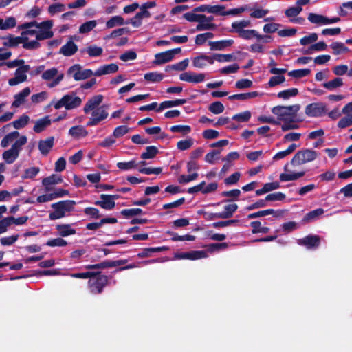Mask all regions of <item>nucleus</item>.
I'll list each match as a JSON object with an SVG mask.
<instances>
[{"mask_svg": "<svg viewBox=\"0 0 352 352\" xmlns=\"http://www.w3.org/2000/svg\"><path fill=\"white\" fill-rule=\"evenodd\" d=\"M36 22L25 23L20 26L22 32L20 36L8 38V44L10 46H16L22 44L23 47L27 50H35L40 47L41 44L36 39L37 29L36 28Z\"/></svg>", "mask_w": 352, "mask_h": 352, "instance_id": "nucleus-1", "label": "nucleus"}, {"mask_svg": "<svg viewBox=\"0 0 352 352\" xmlns=\"http://www.w3.org/2000/svg\"><path fill=\"white\" fill-rule=\"evenodd\" d=\"M69 276L72 278H88L89 286L90 291L93 294H99L102 292L103 287L107 283V277L105 275L97 274L93 276V273L90 272L82 273H74L70 274Z\"/></svg>", "mask_w": 352, "mask_h": 352, "instance_id": "nucleus-2", "label": "nucleus"}, {"mask_svg": "<svg viewBox=\"0 0 352 352\" xmlns=\"http://www.w3.org/2000/svg\"><path fill=\"white\" fill-rule=\"evenodd\" d=\"M250 26H251L250 20L243 19L236 21L232 23L230 32L236 34L239 37L245 40H250L253 38H261L263 37L255 30L246 29Z\"/></svg>", "mask_w": 352, "mask_h": 352, "instance_id": "nucleus-3", "label": "nucleus"}, {"mask_svg": "<svg viewBox=\"0 0 352 352\" xmlns=\"http://www.w3.org/2000/svg\"><path fill=\"white\" fill-rule=\"evenodd\" d=\"M299 104L291 106H276L272 108V112L277 116L279 121L287 122V121H296V116L300 110Z\"/></svg>", "mask_w": 352, "mask_h": 352, "instance_id": "nucleus-4", "label": "nucleus"}, {"mask_svg": "<svg viewBox=\"0 0 352 352\" xmlns=\"http://www.w3.org/2000/svg\"><path fill=\"white\" fill-rule=\"evenodd\" d=\"M28 139L26 136L22 135L15 141L10 148L5 151L2 153V158L6 164H13L19 156V153L22 150V147L27 143Z\"/></svg>", "mask_w": 352, "mask_h": 352, "instance_id": "nucleus-5", "label": "nucleus"}, {"mask_svg": "<svg viewBox=\"0 0 352 352\" xmlns=\"http://www.w3.org/2000/svg\"><path fill=\"white\" fill-rule=\"evenodd\" d=\"M41 79L46 82L48 88H54L60 85L65 78V74L57 67L45 69L41 74Z\"/></svg>", "mask_w": 352, "mask_h": 352, "instance_id": "nucleus-6", "label": "nucleus"}, {"mask_svg": "<svg viewBox=\"0 0 352 352\" xmlns=\"http://www.w3.org/2000/svg\"><path fill=\"white\" fill-rule=\"evenodd\" d=\"M75 204V201L71 200L61 201L53 204L52 208L54 211L50 213V219L56 220L64 217L67 213L73 210Z\"/></svg>", "mask_w": 352, "mask_h": 352, "instance_id": "nucleus-7", "label": "nucleus"}, {"mask_svg": "<svg viewBox=\"0 0 352 352\" xmlns=\"http://www.w3.org/2000/svg\"><path fill=\"white\" fill-rule=\"evenodd\" d=\"M82 99L77 96L74 92L63 96L59 100L54 104L56 109L65 107L67 110L76 109L80 106Z\"/></svg>", "mask_w": 352, "mask_h": 352, "instance_id": "nucleus-8", "label": "nucleus"}, {"mask_svg": "<svg viewBox=\"0 0 352 352\" xmlns=\"http://www.w3.org/2000/svg\"><path fill=\"white\" fill-rule=\"evenodd\" d=\"M54 25L53 21L47 20L41 23H37L36 28L37 29L36 41L45 40L52 38L54 32L52 30Z\"/></svg>", "mask_w": 352, "mask_h": 352, "instance_id": "nucleus-9", "label": "nucleus"}, {"mask_svg": "<svg viewBox=\"0 0 352 352\" xmlns=\"http://www.w3.org/2000/svg\"><path fill=\"white\" fill-rule=\"evenodd\" d=\"M318 157V153L314 150L305 149L295 154L291 164L292 165H301L314 161Z\"/></svg>", "mask_w": 352, "mask_h": 352, "instance_id": "nucleus-10", "label": "nucleus"}, {"mask_svg": "<svg viewBox=\"0 0 352 352\" xmlns=\"http://www.w3.org/2000/svg\"><path fill=\"white\" fill-rule=\"evenodd\" d=\"M67 74L71 75L75 80H82L90 78L94 75V72L89 69H82L79 64H75L70 67L67 70Z\"/></svg>", "mask_w": 352, "mask_h": 352, "instance_id": "nucleus-11", "label": "nucleus"}, {"mask_svg": "<svg viewBox=\"0 0 352 352\" xmlns=\"http://www.w3.org/2000/svg\"><path fill=\"white\" fill-rule=\"evenodd\" d=\"M327 112V106L322 102H314L306 106L305 114L310 118H319Z\"/></svg>", "mask_w": 352, "mask_h": 352, "instance_id": "nucleus-12", "label": "nucleus"}, {"mask_svg": "<svg viewBox=\"0 0 352 352\" xmlns=\"http://www.w3.org/2000/svg\"><path fill=\"white\" fill-rule=\"evenodd\" d=\"M309 21L311 23L318 25H327L330 24H333L339 22L340 21V18L338 16L333 17H327L326 16L315 14V13H309L307 17Z\"/></svg>", "mask_w": 352, "mask_h": 352, "instance_id": "nucleus-13", "label": "nucleus"}, {"mask_svg": "<svg viewBox=\"0 0 352 352\" xmlns=\"http://www.w3.org/2000/svg\"><path fill=\"white\" fill-rule=\"evenodd\" d=\"M30 69V66L29 65L18 67L14 72V76L8 80V84L10 86H15L26 81L28 79L27 74Z\"/></svg>", "mask_w": 352, "mask_h": 352, "instance_id": "nucleus-14", "label": "nucleus"}, {"mask_svg": "<svg viewBox=\"0 0 352 352\" xmlns=\"http://www.w3.org/2000/svg\"><path fill=\"white\" fill-rule=\"evenodd\" d=\"M109 116V113L104 106H101L96 110L91 112V117L87 123L88 126H96L102 120H105Z\"/></svg>", "mask_w": 352, "mask_h": 352, "instance_id": "nucleus-15", "label": "nucleus"}, {"mask_svg": "<svg viewBox=\"0 0 352 352\" xmlns=\"http://www.w3.org/2000/svg\"><path fill=\"white\" fill-rule=\"evenodd\" d=\"M67 194V190L61 188H56L53 191L49 192H45V194L39 195L36 199V202L39 204L49 202Z\"/></svg>", "mask_w": 352, "mask_h": 352, "instance_id": "nucleus-16", "label": "nucleus"}, {"mask_svg": "<svg viewBox=\"0 0 352 352\" xmlns=\"http://www.w3.org/2000/svg\"><path fill=\"white\" fill-rule=\"evenodd\" d=\"M208 256L207 253L204 250H193L186 252H177L174 254V259L182 260H197Z\"/></svg>", "mask_w": 352, "mask_h": 352, "instance_id": "nucleus-17", "label": "nucleus"}, {"mask_svg": "<svg viewBox=\"0 0 352 352\" xmlns=\"http://www.w3.org/2000/svg\"><path fill=\"white\" fill-rule=\"evenodd\" d=\"M218 184L217 182H212L206 185L205 182H201L199 184L188 189L189 194H195L198 192H201L203 194H208L217 190Z\"/></svg>", "mask_w": 352, "mask_h": 352, "instance_id": "nucleus-18", "label": "nucleus"}, {"mask_svg": "<svg viewBox=\"0 0 352 352\" xmlns=\"http://www.w3.org/2000/svg\"><path fill=\"white\" fill-rule=\"evenodd\" d=\"M289 164H286L284 166V173H281L279 179L283 182L296 181L299 178L303 177L305 174V171L300 172H291L289 169Z\"/></svg>", "mask_w": 352, "mask_h": 352, "instance_id": "nucleus-19", "label": "nucleus"}, {"mask_svg": "<svg viewBox=\"0 0 352 352\" xmlns=\"http://www.w3.org/2000/svg\"><path fill=\"white\" fill-rule=\"evenodd\" d=\"M206 74L204 73H194L192 72H186L180 74L179 79L182 81L199 83L204 81Z\"/></svg>", "mask_w": 352, "mask_h": 352, "instance_id": "nucleus-20", "label": "nucleus"}, {"mask_svg": "<svg viewBox=\"0 0 352 352\" xmlns=\"http://www.w3.org/2000/svg\"><path fill=\"white\" fill-rule=\"evenodd\" d=\"M192 65L195 67L202 69L208 64L212 65L214 63L213 56H208L205 54H201L200 55L193 58L192 59Z\"/></svg>", "mask_w": 352, "mask_h": 352, "instance_id": "nucleus-21", "label": "nucleus"}, {"mask_svg": "<svg viewBox=\"0 0 352 352\" xmlns=\"http://www.w3.org/2000/svg\"><path fill=\"white\" fill-rule=\"evenodd\" d=\"M214 20L213 16H207L201 14V19L198 21L196 27L197 31L212 30L216 28V25L212 23Z\"/></svg>", "mask_w": 352, "mask_h": 352, "instance_id": "nucleus-22", "label": "nucleus"}, {"mask_svg": "<svg viewBox=\"0 0 352 352\" xmlns=\"http://www.w3.org/2000/svg\"><path fill=\"white\" fill-rule=\"evenodd\" d=\"M320 239L316 235H308L303 239H298L300 245H304L307 249L316 248L320 245Z\"/></svg>", "mask_w": 352, "mask_h": 352, "instance_id": "nucleus-23", "label": "nucleus"}, {"mask_svg": "<svg viewBox=\"0 0 352 352\" xmlns=\"http://www.w3.org/2000/svg\"><path fill=\"white\" fill-rule=\"evenodd\" d=\"M102 100L103 96L102 95H96L91 97L87 100V103L85 104L83 109L84 112L86 114H88L92 112L93 111L96 110V109L100 107L99 105L102 103Z\"/></svg>", "mask_w": 352, "mask_h": 352, "instance_id": "nucleus-24", "label": "nucleus"}, {"mask_svg": "<svg viewBox=\"0 0 352 352\" xmlns=\"http://www.w3.org/2000/svg\"><path fill=\"white\" fill-rule=\"evenodd\" d=\"M31 90L27 87L14 96V101L12 107L18 108L25 102L26 98L30 96Z\"/></svg>", "mask_w": 352, "mask_h": 352, "instance_id": "nucleus-25", "label": "nucleus"}, {"mask_svg": "<svg viewBox=\"0 0 352 352\" xmlns=\"http://www.w3.org/2000/svg\"><path fill=\"white\" fill-rule=\"evenodd\" d=\"M62 182L63 179L60 175L53 174L44 178L42 181V184L45 187V191L49 192L54 190L50 186L60 184Z\"/></svg>", "mask_w": 352, "mask_h": 352, "instance_id": "nucleus-26", "label": "nucleus"}, {"mask_svg": "<svg viewBox=\"0 0 352 352\" xmlns=\"http://www.w3.org/2000/svg\"><path fill=\"white\" fill-rule=\"evenodd\" d=\"M78 49V45L72 40H69L60 47L59 53L65 56H72Z\"/></svg>", "mask_w": 352, "mask_h": 352, "instance_id": "nucleus-27", "label": "nucleus"}, {"mask_svg": "<svg viewBox=\"0 0 352 352\" xmlns=\"http://www.w3.org/2000/svg\"><path fill=\"white\" fill-rule=\"evenodd\" d=\"M101 200L95 202V204L100 206L102 208L110 210H112L115 206V201L112 200L110 195L102 194L100 195Z\"/></svg>", "mask_w": 352, "mask_h": 352, "instance_id": "nucleus-28", "label": "nucleus"}, {"mask_svg": "<svg viewBox=\"0 0 352 352\" xmlns=\"http://www.w3.org/2000/svg\"><path fill=\"white\" fill-rule=\"evenodd\" d=\"M118 70V66L116 63L104 65L94 72V76H100L102 75L116 73Z\"/></svg>", "mask_w": 352, "mask_h": 352, "instance_id": "nucleus-29", "label": "nucleus"}, {"mask_svg": "<svg viewBox=\"0 0 352 352\" xmlns=\"http://www.w3.org/2000/svg\"><path fill=\"white\" fill-rule=\"evenodd\" d=\"M58 234L62 237H66L76 234V230L72 224H60L56 226Z\"/></svg>", "mask_w": 352, "mask_h": 352, "instance_id": "nucleus-30", "label": "nucleus"}, {"mask_svg": "<svg viewBox=\"0 0 352 352\" xmlns=\"http://www.w3.org/2000/svg\"><path fill=\"white\" fill-rule=\"evenodd\" d=\"M237 209V204H228L224 206V210L223 212H219L217 214H215V216L221 219H228L232 217L233 214L236 211Z\"/></svg>", "mask_w": 352, "mask_h": 352, "instance_id": "nucleus-31", "label": "nucleus"}, {"mask_svg": "<svg viewBox=\"0 0 352 352\" xmlns=\"http://www.w3.org/2000/svg\"><path fill=\"white\" fill-rule=\"evenodd\" d=\"M234 43V40L228 39L219 41H210L209 45L211 50H223L225 48L231 46Z\"/></svg>", "mask_w": 352, "mask_h": 352, "instance_id": "nucleus-32", "label": "nucleus"}, {"mask_svg": "<svg viewBox=\"0 0 352 352\" xmlns=\"http://www.w3.org/2000/svg\"><path fill=\"white\" fill-rule=\"evenodd\" d=\"M82 54L86 53L90 57H98L102 55L103 49L96 45H90L80 50Z\"/></svg>", "mask_w": 352, "mask_h": 352, "instance_id": "nucleus-33", "label": "nucleus"}, {"mask_svg": "<svg viewBox=\"0 0 352 352\" xmlns=\"http://www.w3.org/2000/svg\"><path fill=\"white\" fill-rule=\"evenodd\" d=\"M87 131L82 125L73 126L69 131V135L76 139L85 138L87 135Z\"/></svg>", "mask_w": 352, "mask_h": 352, "instance_id": "nucleus-34", "label": "nucleus"}, {"mask_svg": "<svg viewBox=\"0 0 352 352\" xmlns=\"http://www.w3.org/2000/svg\"><path fill=\"white\" fill-rule=\"evenodd\" d=\"M54 145V138L51 137L44 140H41L38 143V149L41 153L46 155L52 149Z\"/></svg>", "mask_w": 352, "mask_h": 352, "instance_id": "nucleus-35", "label": "nucleus"}, {"mask_svg": "<svg viewBox=\"0 0 352 352\" xmlns=\"http://www.w3.org/2000/svg\"><path fill=\"white\" fill-rule=\"evenodd\" d=\"M125 24H129V22H126L123 17L119 15L113 16L111 17L106 22V28L107 29H111L116 26H121Z\"/></svg>", "mask_w": 352, "mask_h": 352, "instance_id": "nucleus-36", "label": "nucleus"}, {"mask_svg": "<svg viewBox=\"0 0 352 352\" xmlns=\"http://www.w3.org/2000/svg\"><path fill=\"white\" fill-rule=\"evenodd\" d=\"M334 55H340L349 52L350 50L342 42L335 41L330 45Z\"/></svg>", "mask_w": 352, "mask_h": 352, "instance_id": "nucleus-37", "label": "nucleus"}, {"mask_svg": "<svg viewBox=\"0 0 352 352\" xmlns=\"http://www.w3.org/2000/svg\"><path fill=\"white\" fill-rule=\"evenodd\" d=\"M173 56L169 50L157 53L155 55L154 63L156 65H161L173 60Z\"/></svg>", "mask_w": 352, "mask_h": 352, "instance_id": "nucleus-38", "label": "nucleus"}, {"mask_svg": "<svg viewBox=\"0 0 352 352\" xmlns=\"http://www.w3.org/2000/svg\"><path fill=\"white\" fill-rule=\"evenodd\" d=\"M51 120L49 116H45L43 118L38 120L35 122V125L34 126V131L35 133H41L44 131L48 126L51 124Z\"/></svg>", "mask_w": 352, "mask_h": 352, "instance_id": "nucleus-39", "label": "nucleus"}, {"mask_svg": "<svg viewBox=\"0 0 352 352\" xmlns=\"http://www.w3.org/2000/svg\"><path fill=\"white\" fill-rule=\"evenodd\" d=\"M186 102L185 99H176L175 100L164 101L162 102L160 107L157 109V111L160 112L164 109H168L173 107L179 106Z\"/></svg>", "mask_w": 352, "mask_h": 352, "instance_id": "nucleus-40", "label": "nucleus"}, {"mask_svg": "<svg viewBox=\"0 0 352 352\" xmlns=\"http://www.w3.org/2000/svg\"><path fill=\"white\" fill-rule=\"evenodd\" d=\"M19 137L18 131H13L7 134L1 140V146L3 148H7L11 143L16 141Z\"/></svg>", "mask_w": 352, "mask_h": 352, "instance_id": "nucleus-41", "label": "nucleus"}, {"mask_svg": "<svg viewBox=\"0 0 352 352\" xmlns=\"http://www.w3.org/2000/svg\"><path fill=\"white\" fill-rule=\"evenodd\" d=\"M16 25V19L14 16L7 17L5 20L0 17V30H7L13 28Z\"/></svg>", "mask_w": 352, "mask_h": 352, "instance_id": "nucleus-42", "label": "nucleus"}, {"mask_svg": "<svg viewBox=\"0 0 352 352\" xmlns=\"http://www.w3.org/2000/svg\"><path fill=\"white\" fill-rule=\"evenodd\" d=\"M167 250H168V248L166 246L148 248L144 249L141 252H139L138 254V256L140 258L148 257V256H150L152 253L160 252L165 251Z\"/></svg>", "mask_w": 352, "mask_h": 352, "instance_id": "nucleus-43", "label": "nucleus"}, {"mask_svg": "<svg viewBox=\"0 0 352 352\" xmlns=\"http://www.w3.org/2000/svg\"><path fill=\"white\" fill-rule=\"evenodd\" d=\"M343 85V81L341 78H335L333 80L326 82L322 84V86L329 91H333Z\"/></svg>", "mask_w": 352, "mask_h": 352, "instance_id": "nucleus-44", "label": "nucleus"}, {"mask_svg": "<svg viewBox=\"0 0 352 352\" xmlns=\"http://www.w3.org/2000/svg\"><path fill=\"white\" fill-rule=\"evenodd\" d=\"M194 140L192 138H187L186 139L179 141L177 143V148L181 151L190 149L194 144Z\"/></svg>", "mask_w": 352, "mask_h": 352, "instance_id": "nucleus-45", "label": "nucleus"}, {"mask_svg": "<svg viewBox=\"0 0 352 352\" xmlns=\"http://www.w3.org/2000/svg\"><path fill=\"white\" fill-rule=\"evenodd\" d=\"M159 153L158 148L154 146H147L146 151L141 154V158L143 160H149L154 158Z\"/></svg>", "mask_w": 352, "mask_h": 352, "instance_id": "nucleus-46", "label": "nucleus"}, {"mask_svg": "<svg viewBox=\"0 0 352 352\" xmlns=\"http://www.w3.org/2000/svg\"><path fill=\"white\" fill-rule=\"evenodd\" d=\"M97 25L96 20H91L82 23L79 27V33L86 34L94 30Z\"/></svg>", "mask_w": 352, "mask_h": 352, "instance_id": "nucleus-47", "label": "nucleus"}, {"mask_svg": "<svg viewBox=\"0 0 352 352\" xmlns=\"http://www.w3.org/2000/svg\"><path fill=\"white\" fill-rule=\"evenodd\" d=\"M298 94V90L296 88H291L278 92L277 96L283 100H288L292 97L296 96Z\"/></svg>", "mask_w": 352, "mask_h": 352, "instance_id": "nucleus-48", "label": "nucleus"}, {"mask_svg": "<svg viewBox=\"0 0 352 352\" xmlns=\"http://www.w3.org/2000/svg\"><path fill=\"white\" fill-rule=\"evenodd\" d=\"M164 78V74L157 72H148L144 74V79L152 82H160Z\"/></svg>", "mask_w": 352, "mask_h": 352, "instance_id": "nucleus-49", "label": "nucleus"}, {"mask_svg": "<svg viewBox=\"0 0 352 352\" xmlns=\"http://www.w3.org/2000/svg\"><path fill=\"white\" fill-rule=\"evenodd\" d=\"M30 118L27 115H22L19 119L14 120L12 124L16 129H21L25 127L29 122Z\"/></svg>", "mask_w": 352, "mask_h": 352, "instance_id": "nucleus-50", "label": "nucleus"}, {"mask_svg": "<svg viewBox=\"0 0 352 352\" xmlns=\"http://www.w3.org/2000/svg\"><path fill=\"white\" fill-rule=\"evenodd\" d=\"M249 10L252 11V12L250 13V16L255 19H261L269 13L268 10L260 8H250L249 7Z\"/></svg>", "mask_w": 352, "mask_h": 352, "instance_id": "nucleus-51", "label": "nucleus"}, {"mask_svg": "<svg viewBox=\"0 0 352 352\" xmlns=\"http://www.w3.org/2000/svg\"><path fill=\"white\" fill-rule=\"evenodd\" d=\"M252 228V233H267L270 231V228L261 226V223L258 221H252L250 223Z\"/></svg>", "mask_w": 352, "mask_h": 352, "instance_id": "nucleus-52", "label": "nucleus"}, {"mask_svg": "<svg viewBox=\"0 0 352 352\" xmlns=\"http://www.w3.org/2000/svg\"><path fill=\"white\" fill-rule=\"evenodd\" d=\"M213 56V60H217L219 63L223 62H231L236 59V57L231 54H214Z\"/></svg>", "mask_w": 352, "mask_h": 352, "instance_id": "nucleus-53", "label": "nucleus"}, {"mask_svg": "<svg viewBox=\"0 0 352 352\" xmlns=\"http://www.w3.org/2000/svg\"><path fill=\"white\" fill-rule=\"evenodd\" d=\"M131 31L128 28H121L114 30L111 33L106 36L107 39H111L122 36L123 34H130Z\"/></svg>", "mask_w": 352, "mask_h": 352, "instance_id": "nucleus-54", "label": "nucleus"}, {"mask_svg": "<svg viewBox=\"0 0 352 352\" xmlns=\"http://www.w3.org/2000/svg\"><path fill=\"white\" fill-rule=\"evenodd\" d=\"M324 213V210L322 208H318L316 210H312L307 213L305 217L304 220L306 221H311L318 219L319 217L322 215Z\"/></svg>", "mask_w": 352, "mask_h": 352, "instance_id": "nucleus-55", "label": "nucleus"}, {"mask_svg": "<svg viewBox=\"0 0 352 352\" xmlns=\"http://www.w3.org/2000/svg\"><path fill=\"white\" fill-rule=\"evenodd\" d=\"M117 166L119 169L126 171L136 168L138 164L135 160H131L129 162H118Z\"/></svg>", "mask_w": 352, "mask_h": 352, "instance_id": "nucleus-56", "label": "nucleus"}, {"mask_svg": "<svg viewBox=\"0 0 352 352\" xmlns=\"http://www.w3.org/2000/svg\"><path fill=\"white\" fill-rule=\"evenodd\" d=\"M208 109L212 113L217 115L223 113L225 107L221 102L217 101L211 103L208 107Z\"/></svg>", "mask_w": 352, "mask_h": 352, "instance_id": "nucleus-57", "label": "nucleus"}, {"mask_svg": "<svg viewBox=\"0 0 352 352\" xmlns=\"http://www.w3.org/2000/svg\"><path fill=\"white\" fill-rule=\"evenodd\" d=\"M213 37L214 34L212 32H206L198 34L195 37V43L197 45H201L205 43L208 39L212 38Z\"/></svg>", "mask_w": 352, "mask_h": 352, "instance_id": "nucleus-58", "label": "nucleus"}, {"mask_svg": "<svg viewBox=\"0 0 352 352\" xmlns=\"http://www.w3.org/2000/svg\"><path fill=\"white\" fill-rule=\"evenodd\" d=\"M311 73L309 69H295L289 72L288 75L293 78H302L308 76Z\"/></svg>", "mask_w": 352, "mask_h": 352, "instance_id": "nucleus-59", "label": "nucleus"}, {"mask_svg": "<svg viewBox=\"0 0 352 352\" xmlns=\"http://www.w3.org/2000/svg\"><path fill=\"white\" fill-rule=\"evenodd\" d=\"M65 6L60 3H53L48 8V12L51 15L62 12L65 10Z\"/></svg>", "mask_w": 352, "mask_h": 352, "instance_id": "nucleus-60", "label": "nucleus"}, {"mask_svg": "<svg viewBox=\"0 0 352 352\" xmlns=\"http://www.w3.org/2000/svg\"><path fill=\"white\" fill-rule=\"evenodd\" d=\"M40 171L38 167L33 166L26 168L22 176L23 179H32L35 177Z\"/></svg>", "mask_w": 352, "mask_h": 352, "instance_id": "nucleus-61", "label": "nucleus"}, {"mask_svg": "<svg viewBox=\"0 0 352 352\" xmlns=\"http://www.w3.org/2000/svg\"><path fill=\"white\" fill-rule=\"evenodd\" d=\"M188 63L189 60L188 58H186L176 64L168 66L166 70H168V69H171L176 71H184L188 67Z\"/></svg>", "mask_w": 352, "mask_h": 352, "instance_id": "nucleus-62", "label": "nucleus"}, {"mask_svg": "<svg viewBox=\"0 0 352 352\" xmlns=\"http://www.w3.org/2000/svg\"><path fill=\"white\" fill-rule=\"evenodd\" d=\"M345 115L346 116L340 119L338 122V127L340 129H345L352 126V113Z\"/></svg>", "mask_w": 352, "mask_h": 352, "instance_id": "nucleus-63", "label": "nucleus"}, {"mask_svg": "<svg viewBox=\"0 0 352 352\" xmlns=\"http://www.w3.org/2000/svg\"><path fill=\"white\" fill-rule=\"evenodd\" d=\"M170 131L173 133H182L187 135L190 133L191 128L188 125H174L170 127Z\"/></svg>", "mask_w": 352, "mask_h": 352, "instance_id": "nucleus-64", "label": "nucleus"}]
</instances>
